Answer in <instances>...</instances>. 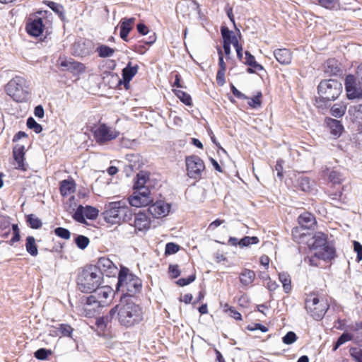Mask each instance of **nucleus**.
Listing matches in <instances>:
<instances>
[{
    "mask_svg": "<svg viewBox=\"0 0 362 362\" xmlns=\"http://www.w3.org/2000/svg\"><path fill=\"white\" fill-rule=\"evenodd\" d=\"M57 330L61 333L62 336L71 337V334L74 331V329L71 327V325L68 324H60L57 327Z\"/></svg>",
    "mask_w": 362,
    "mask_h": 362,
    "instance_id": "obj_47",
    "label": "nucleus"
},
{
    "mask_svg": "<svg viewBox=\"0 0 362 362\" xmlns=\"http://www.w3.org/2000/svg\"><path fill=\"white\" fill-rule=\"evenodd\" d=\"M283 163L284 161L282 160H278L276 162V164L275 165V170L277 172V177L279 179H282L283 175Z\"/></svg>",
    "mask_w": 362,
    "mask_h": 362,
    "instance_id": "obj_61",
    "label": "nucleus"
},
{
    "mask_svg": "<svg viewBox=\"0 0 362 362\" xmlns=\"http://www.w3.org/2000/svg\"><path fill=\"white\" fill-rule=\"evenodd\" d=\"M139 66L135 64L132 66L131 62H129L125 68L122 70V78L125 84H128L132 78L137 74Z\"/></svg>",
    "mask_w": 362,
    "mask_h": 362,
    "instance_id": "obj_25",
    "label": "nucleus"
},
{
    "mask_svg": "<svg viewBox=\"0 0 362 362\" xmlns=\"http://www.w3.org/2000/svg\"><path fill=\"white\" fill-rule=\"evenodd\" d=\"M332 134L334 136H339L343 130V126L339 120L331 119L329 123Z\"/></svg>",
    "mask_w": 362,
    "mask_h": 362,
    "instance_id": "obj_38",
    "label": "nucleus"
},
{
    "mask_svg": "<svg viewBox=\"0 0 362 362\" xmlns=\"http://www.w3.org/2000/svg\"><path fill=\"white\" fill-rule=\"evenodd\" d=\"M180 245L174 243H168L165 245V254L173 255L180 250Z\"/></svg>",
    "mask_w": 362,
    "mask_h": 362,
    "instance_id": "obj_51",
    "label": "nucleus"
},
{
    "mask_svg": "<svg viewBox=\"0 0 362 362\" xmlns=\"http://www.w3.org/2000/svg\"><path fill=\"white\" fill-rule=\"evenodd\" d=\"M342 91V85L337 80L322 81L317 86L318 97L316 105L318 107L326 106L328 103L336 100Z\"/></svg>",
    "mask_w": 362,
    "mask_h": 362,
    "instance_id": "obj_4",
    "label": "nucleus"
},
{
    "mask_svg": "<svg viewBox=\"0 0 362 362\" xmlns=\"http://www.w3.org/2000/svg\"><path fill=\"white\" fill-rule=\"evenodd\" d=\"M25 248L27 252L32 256L35 257L38 254L37 247L35 244V240L33 236L26 238Z\"/></svg>",
    "mask_w": 362,
    "mask_h": 362,
    "instance_id": "obj_31",
    "label": "nucleus"
},
{
    "mask_svg": "<svg viewBox=\"0 0 362 362\" xmlns=\"http://www.w3.org/2000/svg\"><path fill=\"white\" fill-rule=\"evenodd\" d=\"M135 18H122L120 21V37L124 40L127 41L128 34L132 29V25L135 22Z\"/></svg>",
    "mask_w": 362,
    "mask_h": 362,
    "instance_id": "obj_22",
    "label": "nucleus"
},
{
    "mask_svg": "<svg viewBox=\"0 0 362 362\" xmlns=\"http://www.w3.org/2000/svg\"><path fill=\"white\" fill-rule=\"evenodd\" d=\"M59 190L63 197H70L69 200L71 201L74 199L72 194L76 190V182L74 180L69 177L68 179L64 180L59 183Z\"/></svg>",
    "mask_w": 362,
    "mask_h": 362,
    "instance_id": "obj_17",
    "label": "nucleus"
},
{
    "mask_svg": "<svg viewBox=\"0 0 362 362\" xmlns=\"http://www.w3.org/2000/svg\"><path fill=\"white\" fill-rule=\"evenodd\" d=\"M325 72L329 75H337L341 72L339 62L334 59H328L325 64Z\"/></svg>",
    "mask_w": 362,
    "mask_h": 362,
    "instance_id": "obj_27",
    "label": "nucleus"
},
{
    "mask_svg": "<svg viewBox=\"0 0 362 362\" xmlns=\"http://www.w3.org/2000/svg\"><path fill=\"white\" fill-rule=\"evenodd\" d=\"M328 178L329 182L334 185L341 184L345 180L343 173L336 170H333L329 173Z\"/></svg>",
    "mask_w": 362,
    "mask_h": 362,
    "instance_id": "obj_35",
    "label": "nucleus"
},
{
    "mask_svg": "<svg viewBox=\"0 0 362 362\" xmlns=\"http://www.w3.org/2000/svg\"><path fill=\"white\" fill-rule=\"evenodd\" d=\"M27 126L37 134L42 131V127L31 117L27 119Z\"/></svg>",
    "mask_w": 362,
    "mask_h": 362,
    "instance_id": "obj_48",
    "label": "nucleus"
},
{
    "mask_svg": "<svg viewBox=\"0 0 362 362\" xmlns=\"http://www.w3.org/2000/svg\"><path fill=\"white\" fill-rule=\"evenodd\" d=\"M262 97V93L259 92L257 95L250 99L248 102V105L252 108H258L261 107L262 102L260 98Z\"/></svg>",
    "mask_w": 362,
    "mask_h": 362,
    "instance_id": "obj_52",
    "label": "nucleus"
},
{
    "mask_svg": "<svg viewBox=\"0 0 362 362\" xmlns=\"http://www.w3.org/2000/svg\"><path fill=\"white\" fill-rule=\"evenodd\" d=\"M52 354L50 349L40 348L34 353V356L38 360H45Z\"/></svg>",
    "mask_w": 362,
    "mask_h": 362,
    "instance_id": "obj_46",
    "label": "nucleus"
},
{
    "mask_svg": "<svg viewBox=\"0 0 362 362\" xmlns=\"http://www.w3.org/2000/svg\"><path fill=\"white\" fill-rule=\"evenodd\" d=\"M298 220L300 226L305 229H309L316 223L314 216L308 211L301 214Z\"/></svg>",
    "mask_w": 362,
    "mask_h": 362,
    "instance_id": "obj_24",
    "label": "nucleus"
},
{
    "mask_svg": "<svg viewBox=\"0 0 362 362\" xmlns=\"http://www.w3.org/2000/svg\"><path fill=\"white\" fill-rule=\"evenodd\" d=\"M351 356L356 362H362V349L358 348H352L350 349Z\"/></svg>",
    "mask_w": 362,
    "mask_h": 362,
    "instance_id": "obj_55",
    "label": "nucleus"
},
{
    "mask_svg": "<svg viewBox=\"0 0 362 362\" xmlns=\"http://www.w3.org/2000/svg\"><path fill=\"white\" fill-rule=\"evenodd\" d=\"M94 138L99 144H104L107 141L115 139L119 132L115 129L105 124H99L93 132Z\"/></svg>",
    "mask_w": 362,
    "mask_h": 362,
    "instance_id": "obj_11",
    "label": "nucleus"
},
{
    "mask_svg": "<svg viewBox=\"0 0 362 362\" xmlns=\"http://www.w3.org/2000/svg\"><path fill=\"white\" fill-rule=\"evenodd\" d=\"M109 208L106 209L102 213V216L105 222L114 224H119L122 220H124V216L127 211V208L125 205L112 207V205H108Z\"/></svg>",
    "mask_w": 362,
    "mask_h": 362,
    "instance_id": "obj_10",
    "label": "nucleus"
},
{
    "mask_svg": "<svg viewBox=\"0 0 362 362\" xmlns=\"http://www.w3.org/2000/svg\"><path fill=\"white\" fill-rule=\"evenodd\" d=\"M119 323L127 328L139 324L144 319L141 307L132 301L128 296H121L119 304L116 305Z\"/></svg>",
    "mask_w": 362,
    "mask_h": 362,
    "instance_id": "obj_1",
    "label": "nucleus"
},
{
    "mask_svg": "<svg viewBox=\"0 0 362 362\" xmlns=\"http://www.w3.org/2000/svg\"><path fill=\"white\" fill-rule=\"evenodd\" d=\"M93 49V45L91 41L87 40H81L76 42L73 45V52L76 56L86 57L89 55Z\"/></svg>",
    "mask_w": 362,
    "mask_h": 362,
    "instance_id": "obj_16",
    "label": "nucleus"
},
{
    "mask_svg": "<svg viewBox=\"0 0 362 362\" xmlns=\"http://www.w3.org/2000/svg\"><path fill=\"white\" fill-rule=\"evenodd\" d=\"M353 339V335L350 333L344 332L337 340L333 346V351H335L342 344Z\"/></svg>",
    "mask_w": 362,
    "mask_h": 362,
    "instance_id": "obj_39",
    "label": "nucleus"
},
{
    "mask_svg": "<svg viewBox=\"0 0 362 362\" xmlns=\"http://www.w3.org/2000/svg\"><path fill=\"white\" fill-rule=\"evenodd\" d=\"M255 273L254 271L244 269L240 274V281L243 286H248L254 281Z\"/></svg>",
    "mask_w": 362,
    "mask_h": 362,
    "instance_id": "obj_29",
    "label": "nucleus"
},
{
    "mask_svg": "<svg viewBox=\"0 0 362 362\" xmlns=\"http://www.w3.org/2000/svg\"><path fill=\"white\" fill-rule=\"evenodd\" d=\"M322 7L329 10H337L340 7V0H317Z\"/></svg>",
    "mask_w": 362,
    "mask_h": 362,
    "instance_id": "obj_32",
    "label": "nucleus"
},
{
    "mask_svg": "<svg viewBox=\"0 0 362 362\" xmlns=\"http://www.w3.org/2000/svg\"><path fill=\"white\" fill-rule=\"evenodd\" d=\"M226 70H218L216 74V81L219 86H223L226 83L225 73Z\"/></svg>",
    "mask_w": 362,
    "mask_h": 362,
    "instance_id": "obj_60",
    "label": "nucleus"
},
{
    "mask_svg": "<svg viewBox=\"0 0 362 362\" xmlns=\"http://www.w3.org/2000/svg\"><path fill=\"white\" fill-rule=\"evenodd\" d=\"M96 52L100 57L105 58L112 57L115 52V49L107 45H102L97 47Z\"/></svg>",
    "mask_w": 362,
    "mask_h": 362,
    "instance_id": "obj_34",
    "label": "nucleus"
},
{
    "mask_svg": "<svg viewBox=\"0 0 362 362\" xmlns=\"http://www.w3.org/2000/svg\"><path fill=\"white\" fill-rule=\"evenodd\" d=\"M136 207L147 206L148 211L153 218H160L166 216L169 212L171 205H134Z\"/></svg>",
    "mask_w": 362,
    "mask_h": 362,
    "instance_id": "obj_18",
    "label": "nucleus"
},
{
    "mask_svg": "<svg viewBox=\"0 0 362 362\" xmlns=\"http://www.w3.org/2000/svg\"><path fill=\"white\" fill-rule=\"evenodd\" d=\"M95 325L100 330L104 331L106 329L107 324L105 322L103 317H100L96 319Z\"/></svg>",
    "mask_w": 362,
    "mask_h": 362,
    "instance_id": "obj_62",
    "label": "nucleus"
},
{
    "mask_svg": "<svg viewBox=\"0 0 362 362\" xmlns=\"http://www.w3.org/2000/svg\"><path fill=\"white\" fill-rule=\"evenodd\" d=\"M148 180V175L144 172H140L136 175L133 185V193L128 197L129 204H132L133 202L139 204H159L158 202H153L151 191L146 186Z\"/></svg>",
    "mask_w": 362,
    "mask_h": 362,
    "instance_id": "obj_5",
    "label": "nucleus"
},
{
    "mask_svg": "<svg viewBox=\"0 0 362 362\" xmlns=\"http://www.w3.org/2000/svg\"><path fill=\"white\" fill-rule=\"evenodd\" d=\"M84 212L86 218L93 220L97 218L98 215V210L91 206L90 205H86V207L84 208Z\"/></svg>",
    "mask_w": 362,
    "mask_h": 362,
    "instance_id": "obj_45",
    "label": "nucleus"
},
{
    "mask_svg": "<svg viewBox=\"0 0 362 362\" xmlns=\"http://www.w3.org/2000/svg\"><path fill=\"white\" fill-rule=\"evenodd\" d=\"M175 93L177 95V97L180 98V100L186 105H192V98L188 93L181 90H175Z\"/></svg>",
    "mask_w": 362,
    "mask_h": 362,
    "instance_id": "obj_44",
    "label": "nucleus"
},
{
    "mask_svg": "<svg viewBox=\"0 0 362 362\" xmlns=\"http://www.w3.org/2000/svg\"><path fill=\"white\" fill-rule=\"evenodd\" d=\"M151 221L146 214L139 212L134 216V227L136 231L145 233L150 228Z\"/></svg>",
    "mask_w": 362,
    "mask_h": 362,
    "instance_id": "obj_19",
    "label": "nucleus"
},
{
    "mask_svg": "<svg viewBox=\"0 0 362 362\" xmlns=\"http://www.w3.org/2000/svg\"><path fill=\"white\" fill-rule=\"evenodd\" d=\"M86 216H85V212H84V207L83 205H78V207L77 208V209L76 210V211L74 212V215H73V218L80 223H86V218H85Z\"/></svg>",
    "mask_w": 362,
    "mask_h": 362,
    "instance_id": "obj_40",
    "label": "nucleus"
},
{
    "mask_svg": "<svg viewBox=\"0 0 362 362\" xmlns=\"http://www.w3.org/2000/svg\"><path fill=\"white\" fill-rule=\"evenodd\" d=\"M279 281L282 283L284 290L286 293H289L291 290V281L290 276L287 273H280L279 274Z\"/></svg>",
    "mask_w": 362,
    "mask_h": 362,
    "instance_id": "obj_36",
    "label": "nucleus"
},
{
    "mask_svg": "<svg viewBox=\"0 0 362 362\" xmlns=\"http://www.w3.org/2000/svg\"><path fill=\"white\" fill-rule=\"evenodd\" d=\"M354 249L357 253V261L362 260V245L358 241H354Z\"/></svg>",
    "mask_w": 362,
    "mask_h": 362,
    "instance_id": "obj_59",
    "label": "nucleus"
},
{
    "mask_svg": "<svg viewBox=\"0 0 362 362\" xmlns=\"http://www.w3.org/2000/svg\"><path fill=\"white\" fill-rule=\"evenodd\" d=\"M117 315V310H116V305L113 307L108 313V314L105 316H103V318H104L105 322L108 325L110 322H111L112 318Z\"/></svg>",
    "mask_w": 362,
    "mask_h": 362,
    "instance_id": "obj_58",
    "label": "nucleus"
},
{
    "mask_svg": "<svg viewBox=\"0 0 362 362\" xmlns=\"http://www.w3.org/2000/svg\"><path fill=\"white\" fill-rule=\"evenodd\" d=\"M97 270L101 273V276L103 275H106L107 276H115L118 272L117 267L114 264V263L107 257H100L96 265H94Z\"/></svg>",
    "mask_w": 362,
    "mask_h": 362,
    "instance_id": "obj_13",
    "label": "nucleus"
},
{
    "mask_svg": "<svg viewBox=\"0 0 362 362\" xmlns=\"http://www.w3.org/2000/svg\"><path fill=\"white\" fill-rule=\"evenodd\" d=\"M13 157L18 164V168L25 170L26 167L24 163L25 147L24 146H16L13 150Z\"/></svg>",
    "mask_w": 362,
    "mask_h": 362,
    "instance_id": "obj_23",
    "label": "nucleus"
},
{
    "mask_svg": "<svg viewBox=\"0 0 362 362\" xmlns=\"http://www.w3.org/2000/svg\"><path fill=\"white\" fill-rule=\"evenodd\" d=\"M297 339L296 334L290 331L286 334V335L282 338V341L286 344H291L293 342H295Z\"/></svg>",
    "mask_w": 362,
    "mask_h": 362,
    "instance_id": "obj_54",
    "label": "nucleus"
},
{
    "mask_svg": "<svg viewBox=\"0 0 362 362\" xmlns=\"http://www.w3.org/2000/svg\"><path fill=\"white\" fill-rule=\"evenodd\" d=\"M54 233L57 236L65 240H69L71 236L70 231L68 229L62 227L56 228L54 229Z\"/></svg>",
    "mask_w": 362,
    "mask_h": 362,
    "instance_id": "obj_50",
    "label": "nucleus"
},
{
    "mask_svg": "<svg viewBox=\"0 0 362 362\" xmlns=\"http://www.w3.org/2000/svg\"><path fill=\"white\" fill-rule=\"evenodd\" d=\"M195 279H196V275H195V274H193L189 275L187 278H181V279H178L176 281V284L179 286H187V285L191 284L192 282H193L195 280Z\"/></svg>",
    "mask_w": 362,
    "mask_h": 362,
    "instance_id": "obj_53",
    "label": "nucleus"
},
{
    "mask_svg": "<svg viewBox=\"0 0 362 362\" xmlns=\"http://www.w3.org/2000/svg\"><path fill=\"white\" fill-rule=\"evenodd\" d=\"M185 162L187 175L194 180L200 179L205 169L203 160L197 156H190L186 158Z\"/></svg>",
    "mask_w": 362,
    "mask_h": 362,
    "instance_id": "obj_9",
    "label": "nucleus"
},
{
    "mask_svg": "<svg viewBox=\"0 0 362 362\" xmlns=\"http://www.w3.org/2000/svg\"><path fill=\"white\" fill-rule=\"evenodd\" d=\"M76 283L81 292L92 293L103 283V276L95 266L88 265L78 272Z\"/></svg>",
    "mask_w": 362,
    "mask_h": 362,
    "instance_id": "obj_2",
    "label": "nucleus"
},
{
    "mask_svg": "<svg viewBox=\"0 0 362 362\" xmlns=\"http://www.w3.org/2000/svg\"><path fill=\"white\" fill-rule=\"evenodd\" d=\"M247 329L249 331H255L259 329L262 332H267L268 331V328L259 323H255L252 325H248L247 326Z\"/></svg>",
    "mask_w": 362,
    "mask_h": 362,
    "instance_id": "obj_57",
    "label": "nucleus"
},
{
    "mask_svg": "<svg viewBox=\"0 0 362 362\" xmlns=\"http://www.w3.org/2000/svg\"><path fill=\"white\" fill-rule=\"evenodd\" d=\"M168 272L173 279H176L180 275V270L177 264H170Z\"/></svg>",
    "mask_w": 362,
    "mask_h": 362,
    "instance_id": "obj_56",
    "label": "nucleus"
},
{
    "mask_svg": "<svg viewBox=\"0 0 362 362\" xmlns=\"http://www.w3.org/2000/svg\"><path fill=\"white\" fill-rule=\"evenodd\" d=\"M142 288V281L129 273L127 268L122 267L118 273V280L116 285L117 291L122 292V296H128L131 298L137 293H139Z\"/></svg>",
    "mask_w": 362,
    "mask_h": 362,
    "instance_id": "obj_3",
    "label": "nucleus"
},
{
    "mask_svg": "<svg viewBox=\"0 0 362 362\" xmlns=\"http://www.w3.org/2000/svg\"><path fill=\"white\" fill-rule=\"evenodd\" d=\"M305 304L308 313L315 320H321L329 308L326 300L315 294L309 295L305 298Z\"/></svg>",
    "mask_w": 362,
    "mask_h": 362,
    "instance_id": "obj_7",
    "label": "nucleus"
},
{
    "mask_svg": "<svg viewBox=\"0 0 362 362\" xmlns=\"http://www.w3.org/2000/svg\"><path fill=\"white\" fill-rule=\"evenodd\" d=\"M7 94L16 102L25 100L28 95V84L26 80L21 76L13 78L6 85Z\"/></svg>",
    "mask_w": 362,
    "mask_h": 362,
    "instance_id": "obj_8",
    "label": "nucleus"
},
{
    "mask_svg": "<svg viewBox=\"0 0 362 362\" xmlns=\"http://www.w3.org/2000/svg\"><path fill=\"white\" fill-rule=\"evenodd\" d=\"M346 109V106L342 104H334L331 108V115L335 117H341L345 114Z\"/></svg>",
    "mask_w": 362,
    "mask_h": 362,
    "instance_id": "obj_41",
    "label": "nucleus"
},
{
    "mask_svg": "<svg viewBox=\"0 0 362 362\" xmlns=\"http://www.w3.org/2000/svg\"><path fill=\"white\" fill-rule=\"evenodd\" d=\"M356 77L352 74L346 76L345 78V89L347 97L350 100L362 98V87L357 83Z\"/></svg>",
    "mask_w": 362,
    "mask_h": 362,
    "instance_id": "obj_12",
    "label": "nucleus"
},
{
    "mask_svg": "<svg viewBox=\"0 0 362 362\" xmlns=\"http://www.w3.org/2000/svg\"><path fill=\"white\" fill-rule=\"evenodd\" d=\"M259 241V238L256 236H245L240 240V247L243 248L245 247H248L251 245L257 244Z\"/></svg>",
    "mask_w": 362,
    "mask_h": 362,
    "instance_id": "obj_43",
    "label": "nucleus"
},
{
    "mask_svg": "<svg viewBox=\"0 0 362 362\" xmlns=\"http://www.w3.org/2000/svg\"><path fill=\"white\" fill-rule=\"evenodd\" d=\"M336 250L332 243L328 242L321 250L317 251L315 257L323 260H332L335 257Z\"/></svg>",
    "mask_w": 362,
    "mask_h": 362,
    "instance_id": "obj_20",
    "label": "nucleus"
},
{
    "mask_svg": "<svg viewBox=\"0 0 362 362\" xmlns=\"http://www.w3.org/2000/svg\"><path fill=\"white\" fill-rule=\"evenodd\" d=\"M274 55L276 59L283 65L291 64L292 60V53L288 49H277L274 51Z\"/></svg>",
    "mask_w": 362,
    "mask_h": 362,
    "instance_id": "obj_21",
    "label": "nucleus"
},
{
    "mask_svg": "<svg viewBox=\"0 0 362 362\" xmlns=\"http://www.w3.org/2000/svg\"><path fill=\"white\" fill-rule=\"evenodd\" d=\"M244 62L245 64L253 67L257 71H262L264 69L263 66L255 61V57L252 55L248 51L245 52Z\"/></svg>",
    "mask_w": 362,
    "mask_h": 362,
    "instance_id": "obj_33",
    "label": "nucleus"
},
{
    "mask_svg": "<svg viewBox=\"0 0 362 362\" xmlns=\"http://www.w3.org/2000/svg\"><path fill=\"white\" fill-rule=\"evenodd\" d=\"M221 33L223 39V42H228L229 45L235 46L238 44L237 37L234 35L233 31H230L227 27H221Z\"/></svg>",
    "mask_w": 362,
    "mask_h": 362,
    "instance_id": "obj_28",
    "label": "nucleus"
},
{
    "mask_svg": "<svg viewBox=\"0 0 362 362\" xmlns=\"http://www.w3.org/2000/svg\"><path fill=\"white\" fill-rule=\"evenodd\" d=\"M74 242L77 247L81 250L86 249L90 243V240L88 237L83 235H78L74 239Z\"/></svg>",
    "mask_w": 362,
    "mask_h": 362,
    "instance_id": "obj_42",
    "label": "nucleus"
},
{
    "mask_svg": "<svg viewBox=\"0 0 362 362\" xmlns=\"http://www.w3.org/2000/svg\"><path fill=\"white\" fill-rule=\"evenodd\" d=\"M356 77L358 80V84L362 86V64L357 67Z\"/></svg>",
    "mask_w": 362,
    "mask_h": 362,
    "instance_id": "obj_64",
    "label": "nucleus"
},
{
    "mask_svg": "<svg viewBox=\"0 0 362 362\" xmlns=\"http://www.w3.org/2000/svg\"><path fill=\"white\" fill-rule=\"evenodd\" d=\"M314 185V182L307 177L300 176L297 180L298 187L303 192L311 191Z\"/></svg>",
    "mask_w": 362,
    "mask_h": 362,
    "instance_id": "obj_30",
    "label": "nucleus"
},
{
    "mask_svg": "<svg viewBox=\"0 0 362 362\" xmlns=\"http://www.w3.org/2000/svg\"><path fill=\"white\" fill-rule=\"evenodd\" d=\"M92 293H93L86 299L87 308L86 310L90 311L93 309L94 312H97L100 308L109 303L112 291L109 286H99L98 288L93 291Z\"/></svg>",
    "mask_w": 362,
    "mask_h": 362,
    "instance_id": "obj_6",
    "label": "nucleus"
},
{
    "mask_svg": "<svg viewBox=\"0 0 362 362\" xmlns=\"http://www.w3.org/2000/svg\"><path fill=\"white\" fill-rule=\"evenodd\" d=\"M47 20L45 18L35 17L26 25V30L30 35L38 37L42 33L46 26Z\"/></svg>",
    "mask_w": 362,
    "mask_h": 362,
    "instance_id": "obj_15",
    "label": "nucleus"
},
{
    "mask_svg": "<svg viewBox=\"0 0 362 362\" xmlns=\"http://www.w3.org/2000/svg\"><path fill=\"white\" fill-rule=\"evenodd\" d=\"M312 240L313 241L310 243V245L314 250L317 251L321 250L322 247L328 243V241L327 240V235L321 232L316 233Z\"/></svg>",
    "mask_w": 362,
    "mask_h": 362,
    "instance_id": "obj_26",
    "label": "nucleus"
},
{
    "mask_svg": "<svg viewBox=\"0 0 362 362\" xmlns=\"http://www.w3.org/2000/svg\"><path fill=\"white\" fill-rule=\"evenodd\" d=\"M58 64L62 71H69L74 74H79L85 71V66L80 62L74 61L73 59L59 58Z\"/></svg>",
    "mask_w": 362,
    "mask_h": 362,
    "instance_id": "obj_14",
    "label": "nucleus"
},
{
    "mask_svg": "<svg viewBox=\"0 0 362 362\" xmlns=\"http://www.w3.org/2000/svg\"><path fill=\"white\" fill-rule=\"evenodd\" d=\"M26 221L29 224L30 227L33 229H39L42 226L41 220L36 217L34 214L27 215Z\"/></svg>",
    "mask_w": 362,
    "mask_h": 362,
    "instance_id": "obj_37",
    "label": "nucleus"
},
{
    "mask_svg": "<svg viewBox=\"0 0 362 362\" xmlns=\"http://www.w3.org/2000/svg\"><path fill=\"white\" fill-rule=\"evenodd\" d=\"M48 6L56 13H62L63 10L62 6L54 1H49Z\"/></svg>",
    "mask_w": 362,
    "mask_h": 362,
    "instance_id": "obj_63",
    "label": "nucleus"
},
{
    "mask_svg": "<svg viewBox=\"0 0 362 362\" xmlns=\"http://www.w3.org/2000/svg\"><path fill=\"white\" fill-rule=\"evenodd\" d=\"M90 195V191L88 189L81 188L79 189L77 192V199L78 202H86L88 201V197Z\"/></svg>",
    "mask_w": 362,
    "mask_h": 362,
    "instance_id": "obj_49",
    "label": "nucleus"
}]
</instances>
